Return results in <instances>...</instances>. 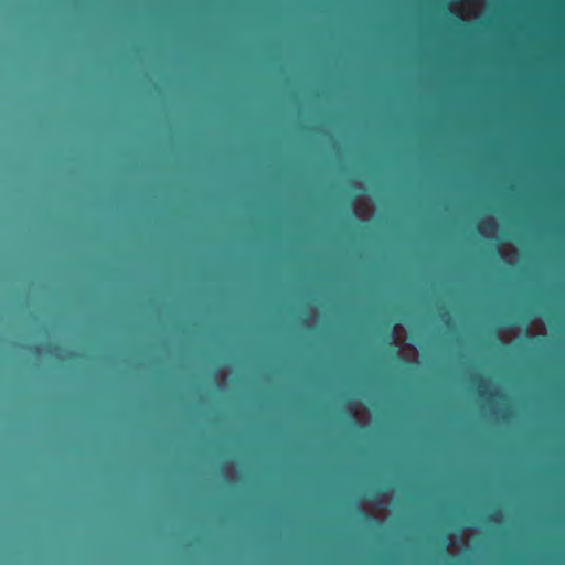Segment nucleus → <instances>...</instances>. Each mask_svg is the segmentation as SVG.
I'll return each instance as SVG.
<instances>
[{
    "instance_id": "nucleus-1",
    "label": "nucleus",
    "mask_w": 565,
    "mask_h": 565,
    "mask_svg": "<svg viewBox=\"0 0 565 565\" xmlns=\"http://www.w3.org/2000/svg\"><path fill=\"white\" fill-rule=\"evenodd\" d=\"M385 492L381 489L373 490L369 497L371 502L379 501L380 498L384 497Z\"/></svg>"
},
{
    "instance_id": "nucleus-2",
    "label": "nucleus",
    "mask_w": 565,
    "mask_h": 565,
    "mask_svg": "<svg viewBox=\"0 0 565 565\" xmlns=\"http://www.w3.org/2000/svg\"><path fill=\"white\" fill-rule=\"evenodd\" d=\"M439 316H440V319H441L446 324H448V323H449V321H450V313H449V311H448V310L443 309V310L440 311V315H439Z\"/></svg>"
},
{
    "instance_id": "nucleus-3",
    "label": "nucleus",
    "mask_w": 565,
    "mask_h": 565,
    "mask_svg": "<svg viewBox=\"0 0 565 565\" xmlns=\"http://www.w3.org/2000/svg\"><path fill=\"white\" fill-rule=\"evenodd\" d=\"M58 350V345L56 344H47L46 352L50 354H54L55 351Z\"/></svg>"
},
{
    "instance_id": "nucleus-4",
    "label": "nucleus",
    "mask_w": 565,
    "mask_h": 565,
    "mask_svg": "<svg viewBox=\"0 0 565 565\" xmlns=\"http://www.w3.org/2000/svg\"><path fill=\"white\" fill-rule=\"evenodd\" d=\"M488 521H489V522H495V521H498V513L490 514V515L488 516Z\"/></svg>"
},
{
    "instance_id": "nucleus-5",
    "label": "nucleus",
    "mask_w": 565,
    "mask_h": 565,
    "mask_svg": "<svg viewBox=\"0 0 565 565\" xmlns=\"http://www.w3.org/2000/svg\"><path fill=\"white\" fill-rule=\"evenodd\" d=\"M478 382H479V394L483 395V391L481 390V387H482V380L478 379Z\"/></svg>"
},
{
    "instance_id": "nucleus-6",
    "label": "nucleus",
    "mask_w": 565,
    "mask_h": 565,
    "mask_svg": "<svg viewBox=\"0 0 565 565\" xmlns=\"http://www.w3.org/2000/svg\"><path fill=\"white\" fill-rule=\"evenodd\" d=\"M362 515L366 519L374 520V516L371 514L363 513Z\"/></svg>"
},
{
    "instance_id": "nucleus-7",
    "label": "nucleus",
    "mask_w": 565,
    "mask_h": 565,
    "mask_svg": "<svg viewBox=\"0 0 565 565\" xmlns=\"http://www.w3.org/2000/svg\"><path fill=\"white\" fill-rule=\"evenodd\" d=\"M447 9H449V12H450V13H454V10H452V9H450V6H447Z\"/></svg>"
},
{
    "instance_id": "nucleus-8",
    "label": "nucleus",
    "mask_w": 565,
    "mask_h": 565,
    "mask_svg": "<svg viewBox=\"0 0 565 565\" xmlns=\"http://www.w3.org/2000/svg\"><path fill=\"white\" fill-rule=\"evenodd\" d=\"M447 9H449V12H450V13H454V10H452V9H450V6H447Z\"/></svg>"
},
{
    "instance_id": "nucleus-9",
    "label": "nucleus",
    "mask_w": 565,
    "mask_h": 565,
    "mask_svg": "<svg viewBox=\"0 0 565 565\" xmlns=\"http://www.w3.org/2000/svg\"><path fill=\"white\" fill-rule=\"evenodd\" d=\"M447 9H449V12H450V13H454V10H452V9H450V6H447Z\"/></svg>"
}]
</instances>
